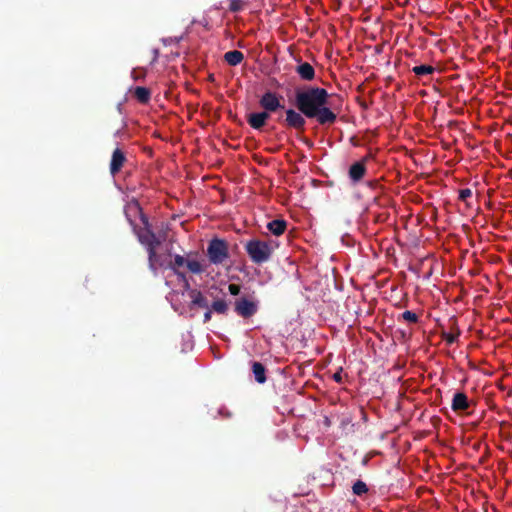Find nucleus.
Instances as JSON below:
<instances>
[{"label":"nucleus","instance_id":"nucleus-1","mask_svg":"<svg viewBox=\"0 0 512 512\" xmlns=\"http://www.w3.org/2000/svg\"><path fill=\"white\" fill-rule=\"evenodd\" d=\"M329 94L326 89L320 87H308L297 91L295 105L298 111L289 108L286 110L285 126L304 132L306 120L315 118L320 125L334 124L337 115L328 105Z\"/></svg>","mask_w":512,"mask_h":512},{"label":"nucleus","instance_id":"nucleus-2","mask_svg":"<svg viewBox=\"0 0 512 512\" xmlns=\"http://www.w3.org/2000/svg\"><path fill=\"white\" fill-rule=\"evenodd\" d=\"M124 212L139 242L147 249L149 268L156 273L158 267L163 266L160 256L157 254V248L161 244V240L152 231L149 220L142 212L138 202L128 203Z\"/></svg>","mask_w":512,"mask_h":512},{"label":"nucleus","instance_id":"nucleus-3","mask_svg":"<svg viewBox=\"0 0 512 512\" xmlns=\"http://www.w3.org/2000/svg\"><path fill=\"white\" fill-rule=\"evenodd\" d=\"M245 251L255 264H262L270 260L273 248L265 241L253 238L245 243Z\"/></svg>","mask_w":512,"mask_h":512},{"label":"nucleus","instance_id":"nucleus-4","mask_svg":"<svg viewBox=\"0 0 512 512\" xmlns=\"http://www.w3.org/2000/svg\"><path fill=\"white\" fill-rule=\"evenodd\" d=\"M186 266L187 269L193 274H202L205 271V267L196 259H185L181 255H175L173 261H170L167 268L173 270L179 280L185 282L186 287H189L188 280L184 272L179 271V268Z\"/></svg>","mask_w":512,"mask_h":512},{"label":"nucleus","instance_id":"nucleus-5","mask_svg":"<svg viewBox=\"0 0 512 512\" xmlns=\"http://www.w3.org/2000/svg\"><path fill=\"white\" fill-rule=\"evenodd\" d=\"M206 256L213 265H222L230 256L229 244L225 239L212 238L207 245Z\"/></svg>","mask_w":512,"mask_h":512},{"label":"nucleus","instance_id":"nucleus-6","mask_svg":"<svg viewBox=\"0 0 512 512\" xmlns=\"http://www.w3.org/2000/svg\"><path fill=\"white\" fill-rule=\"evenodd\" d=\"M259 104L267 113L275 112L279 108H283V105L280 103V96L271 91H267L262 95Z\"/></svg>","mask_w":512,"mask_h":512},{"label":"nucleus","instance_id":"nucleus-7","mask_svg":"<svg viewBox=\"0 0 512 512\" xmlns=\"http://www.w3.org/2000/svg\"><path fill=\"white\" fill-rule=\"evenodd\" d=\"M234 309L239 316L243 318H249L256 313L257 305L255 302L242 297L235 301Z\"/></svg>","mask_w":512,"mask_h":512},{"label":"nucleus","instance_id":"nucleus-8","mask_svg":"<svg viewBox=\"0 0 512 512\" xmlns=\"http://www.w3.org/2000/svg\"><path fill=\"white\" fill-rule=\"evenodd\" d=\"M127 161L126 159V156L124 154V152L119 149V148H116L113 153H112V156H111V161H110V173L115 176L117 173L120 172V170L122 169L124 163Z\"/></svg>","mask_w":512,"mask_h":512},{"label":"nucleus","instance_id":"nucleus-9","mask_svg":"<svg viewBox=\"0 0 512 512\" xmlns=\"http://www.w3.org/2000/svg\"><path fill=\"white\" fill-rule=\"evenodd\" d=\"M366 159L367 158L365 157L361 161L355 162L354 164H352L350 166L348 174H349V178L354 183L361 181L363 179V177L365 176V174L367 172L366 165H365Z\"/></svg>","mask_w":512,"mask_h":512},{"label":"nucleus","instance_id":"nucleus-10","mask_svg":"<svg viewBox=\"0 0 512 512\" xmlns=\"http://www.w3.org/2000/svg\"><path fill=\"white\" fill-rule=\"evenodd\" d=\"M269 117L270 114L265 111L250 113L247 116V122L253 129L260 130L265 126Z\"/></svg>","mask_w":512,"mask_h":512},{"label":"nucleus","instance_id":"nucleus-11","mask_svg":"<svg viewBox=\"0 0 512 512\" xmlns=\"http://www.w3.org/2000/svg\"><path fill=\"white\" fill-rule=\"evenodd\" d=\"M469 400L465 393L463 392H457L454 394L451 408L455 412L465 411L469 408Z\"/></svg>","mask_w":512,"mask_h":512},{"label":"nucleus","instance_id":"nucleus-12","mask_svg":"<svg viewBox=\"0 0 512 512\" xmlns=\"http://www.w3.org/2000/svg\"><path fill=\"white\" fill-rule=\"evenodd\" d=\"M295 71L300 76V78L305 81H311L315 77V70L313 66L308 62H302L297 65Z\"/></svg>","mask_w":512,"mask_h":512},{"label":"nucleus","instance_id":"nucleus-13","mask_svg":"<svg viewBox=\"0 0 512 512\" xmlns=\"http://www.w3.org/2000/svg\"><path fill=\"white\" fill-rule=\"evenodd\" d=\"M266 227L273 235L280 236L285 232L287 222L283 219H275L268 222Z\"/></svg>","mask_w":512,"mask_h":512},{"label":"nucleus","instance_id":"nucleus-14","mask_svg":"<svg viewBox=\"0 0 512 512\" xmlns=\"http://www.w3.org/2000/svg\"><path fill=\"white\" fill-rule=\"evenodd\" d=\"M190 297H191V305L192 306H197V307L205 308V309L208 308V301L204 297V295L202 294L201 291L192 290L190 292Z\"/></svg>","mask_w":512,"mask_h":512},{"label":"nucleus","instance_id":"nucleus-15","mask_svg":"<svg viewBox=\"0 0 512 512\" xmlns=\"http://www.w3.org/2000/svg\"><path fill=\"white\" fill-rule=\"evenodd\" d=\"M243 59V53L238 50L228 51L224 54V60L231 66H237Z\"/></svg>","mask_w":512,"mask_h":512},{"label":"nucleus","instance_id":"nucleus-16","mask_svg":"<svg viewBox=\"0 0 512 512\" xmlns=\"http://www.w3.org/2000/svg\"><path fill=\"white\" fill-rule=\"evenodd\" d=\"M252 372L254 374L255 380L263 384L266 382V368L260 362H253L252 364Z\"/></svg>","mask_w":512,"mask_h":512},{"label":"nucleus","instance_id":"nucleus-17","mask_svg":"<svg viewBox=\"0 0 512 512\" xmlns=\"http://www.w3.org/2000/svg\"><path fill=\"white\" fill-rule=\"evenodd\" d=\"M134 96L141 104H146L151 98V92L146 87L138 86L134 90Z\"/></svg>","mask_w":512,"mask_h":512},{"label":"nucleus","instance_id":"nucleus-18","mask_svg":"<svg viewBox=\"0 0 512 512\" xmlns=\"http://www.w3.org/2000/svg\"><path fill=\"white\" fill-rule=\"evenodd\" d=\"M435 68L431 65H418L412 68V72L418 77H424L433 74Z\"/></svg>","mask_w":512,"mask_h":512},{"label":"nucleus","instance_id":"nucleus-19","mask_svg":"<svg viewBox=\"0 0 512 512\" xmlns=\"http://www.w3.org/2000/svg\"><path fill=\"white\" fill-rule=\"evenodd\" d=\"M211 309L218 314H226L228 311V304L225 300L218 299L212 303Z\"/></svg>","mask_w":512,"mask_h":512},{"label":"nucleus","instance_id":"nucleus-20","mask_svg":"<svg viewBox=\"0 0 512 512\" xmlns=\"http://www.w3.org/2000/svg\"><path fill=\"white\" fill-rule=\"evenodd\" d=\"M352 491L355 495L362 496L368 492V487L362 480H357L352 486Z\"/></svg>","mask_w":512,"mask_h":512},{"label":"nucleus","instance_id":"nucleus-21","mask_svg":"<svg viewBox=\"0 0 512 512\" xmlns=\"http://www.w3.org/2000/svg\"><path fill=\"white\" fill-rule=\"evenodd\" d=\"M400 318L409 323H417L419 321L418 315L415 312H412L410 310L404 311L400 315Z\"/></svg>","mask_w":512,"mask_h":512},{"label":"nucleus","instance_id":"nucleus-22","mask_svg":"<svg viewBox=\"0 0 512 512\" xmlns=\"http://www.w3.org/2000/svg\"><path fill=\"white\" fill-rule=\"evenodd\" d=\"M244 2L242 0H230L229 10L231 12H239L243 10Z\"/></svg>","mask_w":512,"mask_h":512},{"label":"nucleus","instance_id":"nucleus-23","mask_svg":"<svg viewBox=\"0 0 512 512\" xmlns=\"http://www.w3.org/2000/svg\"><path fill=\"white\" fill-rule=\"evenodd\" d=\"M459 334V331L456 334L443 332L442 338L447 342V344H453L457 341Z\"/></svg>","mask_w":512,"mask_h":512},{"label":"nucleus","instance_id":"nucleus-24","mask_svg":"<svg viewBox=\"0 0 512 512\" xmlns=\"http://www.w3.org/2000/svg\"><path fill=\"white\" fill-rule=\"evenodd\" d=\"M471 196H472V190L470 188H464L459 191V199L461 201H466Z\"/></svg>","mask_w":512,"mask_h":512},{"label":"nucleus","instance_id":"nucleus-25","mask_svg":"<svg viewBox=\"0 0 512 512\" xmlns=\"http://www.w3.org/2000/svg\"><path fill=\"white\" fill-rule=\"evenodd\" d=\"M228 290L231 295L237 296L241 291V287L238 284H229Z\"/></svg>","mask_w":512,"mask_h":512},{"label":"nucleus","instance_id":"nucleus-26","mask_svg":"<svg viewBox=\"0 0 512 512\" xmlns=\"http://www.w3.org/2000/svg\"><path fill=\"white\" fill-rule=\"evenodd\" d=\"M211 317H212V311L211 310H207L205 313H204V323H207L211 320Z\"/></svg>","mask_w":512,"mask_h":512},{"label":"nucleus","instance_id":"nucleus-27","mask_svg":"<svg viewBox=\"0 0 512 512\" xmlns=\"http://www.w3.org/2000/svg\"><path fill=\"white\" fill-rule=\"evenodd\" d=\"M333 379L337 382V383H342V375H341V370L334 373L333 375Z\"/></svg>","mask_w":512,"mask_h":512}]
</instances>
